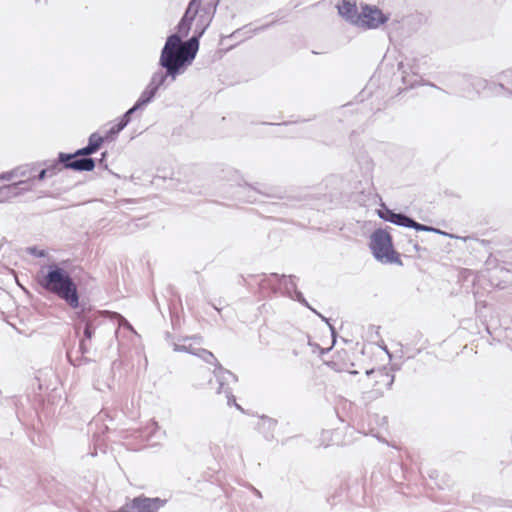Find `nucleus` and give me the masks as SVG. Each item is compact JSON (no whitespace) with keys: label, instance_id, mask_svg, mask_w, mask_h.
Returning a JSON list of instances; mask_svg holds the SVG:
<instances>
[{"label":"nucleus","instance_id":"obj_1","mask_svg":"<svg viewBox=\"0 0 512 512\" xmlns=\"http://www.w3.org/2000/svg\"><path fill=\"white\" fill-rule=\"evenodd\" d=\"M199 50V41L196 37L182 42L181 35L169 36L161 51L160 65L166 69L168 76L175 78L189 66Z\"/></svg>","mask_w":512,"mask_h":512},{"label":"nucleus","instance_id":"obj_2","mask_svg":"<svg viewBox=\"0 0 512 512\" xmlns=\"http://www.w3.org/2000/svg\"><path fill=\"white\" fill-rule=\"evenodd\" d=\"M217 4L218 0H191L178 24V33L186 37L192 31V37L199 41L213 19Z\"/></svg>","mask_w":512,"mask_h":512},{"label":"nucleus","instance_id":"obj_3","mask_svg":"<svg viewBox=\"0 0 512 512\" xmlns=\"http://www.w3.org/2000/svg\"><path fill=\"white\" fill-rule=\"evenodd\" d=\"M40 284L49 292L65 300L70 307H78L77 287L65 270L57 266L50 267L47 274L42 276Z\"/></svg>","mask_w":512,"mask_h":512},{"label":"nucleus","instance_id":"obj_4","mask_svg":"<svg viewBox=\"0 0 512 512\" xmlns=\"http://www.w3.org/2000/svg\"><path fill=\"white\" fill-rule=\"evenodd\" d=\"M370 248L380 262L402 265L399 253L394 250L391 236L387 231L377 229L371 235Z\"/></svg>","mask_w":512,"mask_h":512},{"label":"nucleus","instance_id":"obj_5","mask_svg":"<svg viewBox=\"0 0 512 512\" xmlns=\"http://www.w3.org/2000/svg\"><path fill=\"white\" fill-rule=\"evenodd\" d=\"M394 382V375L386 368L373 369L366 373L364 379L365 393L370 400L383 396Z\"/></svg>","mask_w":512,"mask_h":512},{"label":"nucleus","instance_id":"obj_6","mask_svg":"<svg viewBox=\"0 0 512 512\" xmlns=\"http://www.w3.org/2000/svg\"><path fill=\"white\" fill-rule=\"evenodd\" d=\"M386 21L382 11L376 7L363 6L359 12L356 26L365 29H374Z\"/></svg>","mask_w":512,"mask_h":512},{"label":"nucleus","instance_id":"obj_7","mask_svg":"<svg viewBox=\"0 0 512 512\" xmlns=\"http://www.w3.org/2000/svg\"><path fill=\"white\" fill-rule=\"evenodd\" d=\"M87 154H77V151L72 154L59 153V160L63 163L65 169L75 171H92L95 167V162L91 158H81L79 156H86Z\"/></svg>","mask_w":512,"mask_h":512},{"label":"nucleus","instance_id":"obj_8","mask_svg":"<svg viewBox=\"0 0 512 512\" xmlns=\"http://www.w3.org/2000/svg\"><path fill=\"white\" fill-rule=\"evenodd\" d=\"M130 512H157L158 501L148 498H136L129 506Z\"/></svg>","mask_w":512,"mask_h":512},{"label":"nucleus","instance_id":"obj_9","mask_svg":"<svg viewBox=\"0 0 512 512\" xmlns=\"http://www.w3.org/2000/svg\"><path fill=\"white\" fill-rule=\"evenodd\" d=\"M339 14L352 24L356 25L359 19V11L355 3L343 0L337 6Z\"/></svg>","mask_w":512,"mask_h":512},{"label":"nucleus","instance_id":"obj_10","mask_svg":"<svg viewBox=\"0 0 512 512\" xmlns=\"http://www.w3.org/2000/svg\"><path fill=\"white\" fill-rule=\"evenodd\" d=\"M379 216L385 220L389 221L393 224H418L414 220H411L401 214H396L389 210L387 207L383 206L378 210Z\"/></svg>","mask_w":512,"mask_h":512},{"label":"nucleus","instance_id":"obj_11","mask_svg":"<svg viewBox=\"0 0 512 512\" xmlns=\"http://www.w3.org/2000/svg\"><path fill=\"white\" fill-rule=\"evenodd\" d=\"M157 88H158L157 85H154V84L148 85V87L142 92L141 96L139 97V99L137 100L135 105L131 109L128 110V114H132L137 109H139L142 106L149 103L152 100V98L155 96Z\"/></svg>","mask_w":512,"mask_h":512},{"label":"nucleus","instance_id":"obj_12","mask_svg":"<svg viewBox=\"0 0 512 512\" xmlns=\"http://www.w3.org/2000/svg\"><path fill=\"white\" fill-rule=\"evenodd\" d=\"M105 138L97 133H93L89 137V143L86 147L77 150V154H88L91 155L98 151L102 146Z\"/></svg>","mask_w":512,"mask_h":512},{"label":"nucleus","instance_id":"obj_13","mask_svg":"<svg viewBox=\"0 0 512 512\" xmlns=\"http://www.w3.org/2000/svg\"><path fill=\"white\" fill-rule=\"evenodd\" d=\"M336 354L337 358L333 356L332 359L329 361V364L332 366V368L336 370L345 369L347 364L346 362L348 360L347 353L345 351H339L336 352Z\"/></svg>","mask_w":512,"mask_h":512},{"label":"nucleus","instance_id":"obj_14","mask_svg":"<svg viewBox=\"0 0 512 512\" xmlns=\"http://www.w3.org/2000/svg\"><path fill=\"white\" fill-rule=\"evenodd\" d=\"M130 115L131 114H128V111L124 114V116L121 118V120L119 121V123H117L116 125H114L110 131H109V134L113 135V134H117L119 133L130 121Z\"/></svg>","mask_w":512,"mask_h":512},{"label":"nucleus","instance_id":"obj_15","mask_svg":"<svg viewBox=\"0 0 512 512\" xmlns=\"http://www.w3.org/2000/svg\"><path fill=\"white\" fill-rule=\"evenodd\" d=\"M45 170H49L48 176L52 177V176L58 174L59 172L65 170V168L63 166V163H61V161L58 158L57 161L53 162L51 165H49L47 168H45Z\"/></svg>","mask_w":512,"mask_h":512},{"label":"nucleus","instance_id":"obj_16","mask_svg":"<svg viewBox=\"0 0 512 512\" xmlns=\"http://www.w3.org/2000/svg\"><path fill=\"white\" fill-rule=\"evenodd\" d=\"M84 336L86 339H91L93 336V328L90 323H86L85 329H84Z\"/></svg>","mask_w":512,"mask_h":512},{"label":"nucleus","instance_id":"obj_17","mask_svg":"<svg viewBox=\"0 0 512 512\" xmlns=\"http://www.w3.org/2000/svg\"><path fill=\"white\" fill-rule=\"evenodd\" d=\"M48 172H49V170H45V169L41 170V171H40V173H39V174H38V176H37V179H38V180H43V179H45L46 177H49V176H48Z\"/></svg>","mask_w":512,"mask_h":512},{"label":"nucleus","instance_id":"obj_18","mask_svg":"<svg viewBox=\"0 0 512 512\" xmlns=\"http://www.w3.org/2000/svg\"><path fill=\"white\" fill-rule=\"evenodd\" d=\"M412 227L416 228V229L430 230V231H434V232H439L437 229L431 228L429 226H418V225H415V226H412Z\"/></svg>","mask_w":512,"mask_h":512},{"label":"nucleus","instance_id":"obj_19","mask_svg":"<svg viewBox=\"0 0 512 512\" xmlns=\"http://www.w3.org/2000/svg\"><path fill=\"white\" fill-rule=\"evenodd\" d=\"M328 334H329V335H328V336H329V338L331 339V343H333V342H334V339L332 338V334H331V333H328Z\"/></svg>","mask_w":512,"mask_h":512}]
</instances>
